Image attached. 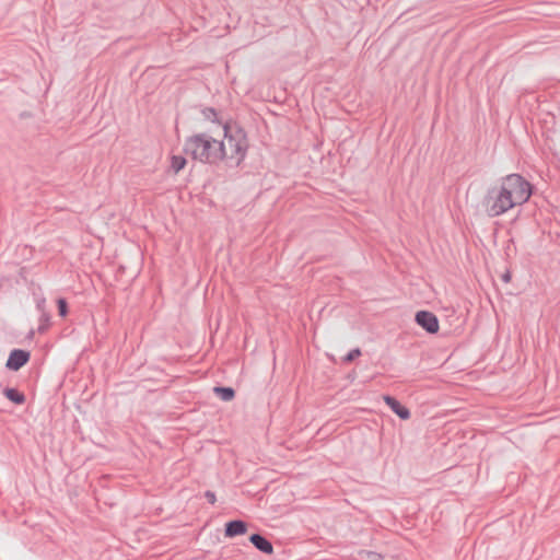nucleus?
<instances>
[{
    "label": "nucleus",
    "mask_w": 560,
    "mask_h": 560,
    "mask_svg": "<svg viewBox=\"0 0 560 560\" xmlns=\"http://www.w3.org/2000/svg\"><path fill=\"white\" fill-rule=\"evenodd\" d=\"M201 115L208 125L189 136L185 141V152L195 161L218 165H238L248 149L246 132L237 124L221 121L212 108H203Z\"/></svg>",
    "instance_id": "nucleus-1"
},
{
    "label": "nucleus",
    "mask_w": 560,
    "mask_h": 560,
    "mask_svg": "<svg viewBox=\"0 0 560 560\" xmlns=\"http://www.w3.org/2000/svg\"><path fill=\"white\" fill-rule=\"evenodd\" d=\"M532 192V185L524 177L510 174L489 189L482 201V209L489 218L500 217L514 207L525 203Z\"/></svg>",
    "instance_id": "nucleus-2"
},
{
    "label": "nucleus",
    "mask_w": 560,
    "mask_h": 560,
    "mask_svg": "<svg viewBox=\"0 0 560 560\" xmlns=\"http://www.w3.org/2000/svg\"><path fill=\"white\" fill-rule=\"evenodd\" d=\"M416 322L419 326H421L424 330L430 334H435L439 331L440 325L438 317L427 311H420L416 314Z\"/></svg>",
    "instance_id": "nucleus-3"
},
{
    "label": "nucleus",
    "mask_w": 560,
    "mask_h": 560,
    "mask_svg": "<svg viewBox=\"0 0 560 560\" xmlns=\"http://www.w3.org/2000/svg\"><path fill=\"white\" fill-rule=\"evenodd\" d=\"M30 359V353L24 350H13L7 361V366L10 370L18 371L21 369Z\"/></svg>",
    "instance_id": "nucleus-4"
},
{
    "label": "nucleus",
    "mask_w": 560,
    "mask_h": 560,
    "mask_svg": "<svg viewBox=\"0 0 560 560\" xmlns=\"http://www.w3.org/2000/svg\"><path fill=\"white\" fill-rule=\"evenodd\" d=\"M386 405L402 420H407L410 418L409 410L402 406L398 400L390 396L383 397Z\"/></svg>",
    "instance_id": "nucleus-5"
},
{
    "label": "nucleus",
    "mask_w": 560,
    "mask_h": 560,
    "mask_svg": "<svg viewBox=\"0 0 560 560\" xmlns=\"http://www.w3.org/2000/svg\"><path fill=\"white\" fill-rule=\"evenodd\" d=\"M247 532V524L243 521H232L225 525V536L235 537Z\"/></svg>",
    "instance_id": "nucleus-6"
},
{
    "label": "nucleus",
    "mask_w": 560,
    "mask_h": 560,
    "mask_svg": "<svg viewBox=\"0 0 560 560\" xmlns=\"http://www.w3.org/2000/svg\"><path fill=\"white\" fill-rule=\"evenodd\" d=\"M250 542L261 552L267 555L273 553V547L270 541L258 534H253L249 537Z\"/></svg>",
    "instance_id": "nucleus-7"
},
{
    "label": "nucleus",
    "mask_w": 560,
    "mask_h": 560,
    "mask_svg": "<svg viewBox=\"0 0 560 560\" xmlns=\"http://www.w3.org/2000/svg\"><path fill=\"white\" fill-rule=\"evenodd\" d=\"M187 161L183 155L174 154L170 158V168L174 174H178L182 170H184Z\"/></svg>",
    "instance_id": "nucleus-8"
},
{
    "label": "nucleus",
    "mask_w": 560,
    "mask_h": 560,
    "mask_svg": "<svg viewBox=\"0 0 560 560\" xmlns=\"http://www.w3.org/2000/svg\"><path fill=\"white\" fill-rule=\"evenodd\" d=\"M214 393L224 401H230L234 398V390L230 387H214Z\"/></svg>",
    "instance_id": "nucleus-9"
},
{
    "label": "nucleus",
    "mask_w": 560,
    "mask_h": 560,
    "mask_svg": "<svg viewBox=\"0 0 560 560\" xmlns=\"http://www.w3.org/2000/svg\"><path fill=\"white\" fill-rule=\"evenodd\" d=\"M4 395L8 399H10L11 401L19 404V405L23 404L25 400L24 395L14 388H7L4 390Z\"/></svg>",
    "instance_id": "nucleus-10"
},
{
    "label": "nucleus",
    "mask_w": 560,
    "mask_h": 560,
    "mask_svg": "<svg viewBox=\"0 0 560 560\" xmlns=\"http://www.w3.org/2000/svg\"><path fill=\"white\" fill-rule=\"evenodd\" d=\"M58 313L61 317H66L68 314V304L65 299L57 300Z\"/></svg>",
    "instance_id": "nucleus-11"
},
{
    "label": "nucleus",
    "mask_w": 560,
    "mask_h": 560,
    "mask_svg": "<svg viewBox=\"0 0 560 560\" xmlns=\"http://www.w3.org/2000/svg\"><path fill=\"white\" fill-rule=\"evenodd\" d=\"M360 354H361L360 350L359 349H354V350H352V351H350L348 353V355L346 357V360L347 361H352L355 358H358Z\"/></svg>",
    "instance_id": "nucleus-12"
},
{
    "label": "nucleus",
    "mask_w": 560,
    "mask_h": 560,
    "mask_svg": "<svg viewBox=\"0 0 560 560\" xmlns=\"http://www.w3.org/2000/svg\"><path fill=\"white\" fill-rule=\"evenodd\" d=\"M207 497H208V499L210 500V502H212V503H213V502L215 501V497H214V494H213V493H210V492H209V493H207Z\"/></svg>",
    "instance_id": "nucleus-13"
},
{
    "label": "nucleus",
    "mask_w": 560,
    "mask_h": 560,
    "mask_svg": "<svg viewBox=\"0 0 560 560\" xmlns=\"http://www.w3.org/2000/svg\"><path fill=\"white\" fill-rule=\"evenodd\" d=\"M44 306H45V300H42L40 302L37 303L38 310L42 311L44 308Z\"/></svg>",
    "instance_id": "nucleus-14"
}]
</instances>
